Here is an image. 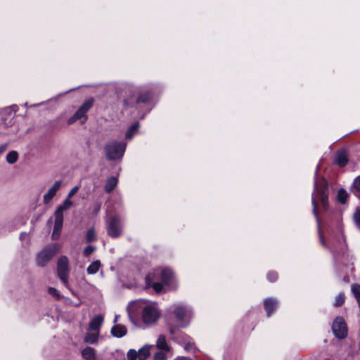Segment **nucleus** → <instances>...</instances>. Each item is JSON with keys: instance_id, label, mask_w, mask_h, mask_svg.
<instances>
[{"instance_id": "f257e3e1", "label": "nucleus", "mask_w": 360, "mask_h": 360, "mask_svg": "<svg viewBox=\"0 0 360 360\" xmlns=\"http://www.w3.org/2000/svg\"><path fill=\"white\" fill-rule=\"evenodd\" d=\"M127 311L131 321L135 325L136 316L140 314V319L146 328L155 325L161 315L156 303L141 300L131 302L127 307Z\"/></svg>"}, {"instance_id": "f03ea898", "label": "nucleus", "mask_w": 360, "mask_h": 360, "mask_svg": "<svg viewBox=\"0 0 360 360\" xmlns=\"http://www.w3.org/2000/svg\"><path fill=\"white\" fill-rule=\"evenodd\" d=\"M174 275L172 269L167 267L158 268L145 278L146 287L152 288L156 292H160L163 286L175 287Z\"/></svg>"}, {"instance_id": "7ed1b4c3", "label": "nucleus", "mask_w": 360, "mask_h": 360, "mask_svg": "<svg viewBox=\"0 0 360 360\" xmlns=\"http://www.w3.org/2000/svg\"><path fill=\"white\" fill-rule=\"evenodd\" d=\"M328 184L326 179H318L316 177L314 181V189L311 197V204L313 205V213L316 217L318 225L319 226V219L317 213V201L322 203L324 209H326L328 202Z\"/></svg>"}, {"instance_id": "20e7f679", "label": "nucleus", "mask_w": 360, "mask_h": 360, "mask_svg": "<svg viewBox=\"0 0 360 360\" xmlns=\"http://www.w3.org/2000/svg\"><path fill=\"white\" fill-rule=\"evenodd\" d=\"M126 147V143L113 140L105 144L104 150L108 160H117L122 158Z\"/></svg>"}, {"instance_id": "39448f33", "label": "nucleus", "mask_w": 360, "mask_h": 360, "mask_svg": "<svg viewBox=\"0 0 360 360\" xmlns=\"http://www.w3.org/2000/svg\"><path fill=\"white\" fill-rule=\"evenodd\" d=\"M173 313L181 328L188 326L193 318L192 308L187 305H175Z\"/></svg>"}, {"instance_id": "423d86ee", "label": "nucleus", "mask_w": 360, "mask_h": 360, "mask_svg": "<svg viewBox=\"0 0 360 360\" xmlns=\"http://www.w3.org/2000/svg\"><path fill=\"white\" fill-rule=\"evenodd\" d=\"M60 246L56 243H51L46 246L37 257L38 266H44L59 251Z\"/></svg>"}, {"instance_id": "0eeeda50", "label": "nucleus", "mask_w": 360, "mask_h": 360, "mask_svg": "<svg viewBox=\"0 0 360 360\" xmlns=\"http://www.w3.org/2000/svg\"><path fill=\"white\" fill-rule=\"evenodd\" d=\"M57 273L64 285L67 288L70 289L68 282L69 261L66 256H61L58 258L57 262Z\"/></svg>"}, {"instance_id": "6e6552de", "label": "nucleus", "mask_w": 360, "mask_h": 360, "mask_svg": "<svg viewBox=\"0 0 360 360\" xmlns=\"http://www.w3.org/2000/svg\"><path fill=\"white\" fill-rule=\"evenodd\" d=\"M93 105V99L86 101L75 113L68 120V124H72L77 120H79L82 124L84 123L87 119L86 112L90 110Z\"/></svg>"}, {"instance_id": "1a4fd4ad", "label": "nucleus", "mask_w": 360, "mask_h": 360, "mask_svg": "<svg viewBox=\"0 0 360 360\" xmlns=\"http://www.w3.org/2000/svg\"><path fill=\"white\" fill-rule=\"evenodd\" d=\"M122 225L117 216L112 217L108 223L107 232L111 238H117L122 234Z\"/></svg>"}, {"instance_id": "9d476101", "label": "nucleus", "mask_w": 360, "mask_h": 360, "mask_svg": "<svg viewBox=\"0 0 360 360\" xmlns=\"http://www.w3.org/2000/svg\"><path fill=\"white\" fill-rule=\"evenodd\" d=\"M151 347L152 346L149 345H145L138 351H136L134 349H130L127 352L128 360H136L137 359L139 360H146L150 354Z\"/></svg>"}, {"instance_id": "9b49d317", "label": "nucleus", "mask_w": 360, "mask_h": 360, "mask_svg": "<svg viewBox=\"0 0 360 360\" xmlns=\"http://www.w3.org/2000/svg\"><path fill=\"white\" fill-rule=\"evenodd\" d=\"M332 330L338 338L342 339L347 336V328L343 318L338 316L334 320L332 324Z\"/></svg>"}, {"instance_id": "f8f14e48", "label": "nucleus", "mask_w": 360, "mask_h": 360, "mask_svg": "<svg viewBox=\"0 0 360 360\" xmlns=\"http://www.w3.org/2000/svg\"><path fill=\"white\" fill-rule=\"evenodd\" d=\"M62 184L61 180H58L54 182L43 196L44 204H49L52 200L57 192L60 189Z\"/></svg>"}, {"instance_id": "ddd939ff", "label": "nucleus", "mask_w": 360, "mask_h": 360, "mask_svg": "<svg viewBox=\"0 0 360 360\" xmlns=\"http://www.w3.org/2000/svg\"><path fill=\"white\" fill-rule=\"evenodd\" d=\"M278 302L274 298H266L264 300V307L266 312L267 316H270L271 314L277 309Z\"/></svg>"}, {"instance_id": "4468645a", "label": "nucleus", "mask_w": 360, "mask_h": 360, "mask_svg": "<svg viewBox=\"0 0 360 360\" xmlns=\"http://www.w3.org/2000/svg\"><path fill=\"white\" fill-rule=\"evenodd\" d=\"M110 333L113 337L121 338L127 335V329L124 325L117 324L112 327Z\"/></svg>"}, {"instance_id": "2eb2a0df", "label": "nucleus", "mask_w": 360, "mask_h": 360, "mask_svg": "<svg viewBox=\"0 0 360 360\" xmlns=\"http://www.w3.org/2000/svg\"><path fill=\"white\" fill-rule=\"evenodd\" d=\"M63 217L55 216V223L52 233V238L53 239H57L60 236L63 227Z\"/></svg>"}, {"instance_id": "dca6fc26", "label": "nucleus", "mask_w": 360, "mask_h": 360, "mask_svg": "<svg viewBox=\"0 0 360 360\" xmlns=\"http://www.w3.org/2000/svg\"><path fill=\"white\" fill-rule=\"evenodd\" d=\"M103 322V318L101 315H97L94 317L89 324L90 330L99 332L100 328Z\"/></svg>"}, {"instance_id": "f3484780", "label": "nucleus", "mask_w": 360, "mask_h": 360, "mask_svg": "<svg viewBox=\"0 0 360 360\" xmlns=\"http://www.w3.org/2000/svg\"><path fill=\"white\" fill-rule=\"evenodd\" d=\"M156 347L162 351H165L169 353L172 352V348L168 345L166 341V338L164 335H160L156 341Z\"/></svg>"}, {"instance_id": "a211bd4d", "label": "nucleus", "mask_w": 360, "mask_h": 360, "mask_svg": "<svg viewBox=\"0 0 360 360\" xmlns=\"http://www.w3.org/2000/svg\"><path fill=\"white\" fill-rule=\"evenodd\" d=\"M72 205V202L66 198L62 205H59L54 212V216L63 217V212L69 210Z\"/></svg>"}, {"instance_id": "6ab92c4d", "label": "nucleus", "mask_w": 360, "mask_h": 360, "mask_svg": "<svg viewBox=\"0 0 360 360\" xmlns=\"http://www.w3.org/2000/svg\"><path fill=\"white\" fill-rule=\"evenodd\" d=\"M82 356L85 360H94L96 359V351L91 347H86L82 349Z\"/></svg>"}, {"instance_id": "aec40b11", "label": "nucleus", "mask_w": 360, "mask_h": 360, "mask_svg": "<svg viewBox=\"0 0 360 360\" xmlns=\"http://www.w3.org/2000/svg\"><path fill=\"white\" fill-rule=\"evenodd\" d=\"M335 162L340 167H345L348 162V157L346 151L342 150L339 152L336 156Z\"/></svg>"}, {"instance_id": "412c9836", "label": "nucleus", "mask_w": 360, "mask_h": 360, "mask_svg": "<svg viewBox=\"0 0 360 360\" xmlns=\"http://www.w3.org/2000/svg\"><path fill=\"white\" fill-rule=\"evenodd\" d=\"M118 183L117 178L115 176H111L108 178L106 181L105 185V191L107 193H111L115 188L117 186Z\"/></svg>"}, {"instance_id": "4be33fe9", "label": "nucleus", "mask_w": 360, "mask_h": 360, "mask_svg": "<svg viewBox=\"0 0 360 360\" xmlns=\"http://www.w3.org/2000/svg\"><path fill=\"white\" fill-rule=\"evenodd\" d=\"M101 267V263L100 260H95L92 262L87 267L86 272L89 275H93L98 272Z\"/></svg>"}, {"instance_id": "5701e85b", "label": "nucleus", "mask_w": 360, "mask_h": 360, "mask_svg": "<svg viewBox=\"0 0 360 360\" xmlns=\"http://www.w3.org/2000/svg\"><path fill=\"white\" fill-rule=\"evenodd\" d=\"M98 335L99 332L88 333L84 338V342L89 344H94L98 341Z\"/></svg>"}, {"instance_id": "b1692460", "label": "nucleus", "mask_w": 360, "mask_h": 360, "mask_svg": "<svg viewBox=\"0 0 360 360\" xmlns=\"http://www.w3.org/2000/svg\"><path fill=\"white\" fill-rule=\"evenodd\" d=\"M172 352H167L165 351L160 350L155 353L153 359L154 360H166L169 356H172Z\"/></svg>"}, {"instance_id": "393cba45", "label": "nucleus", "mask_w": 360, "mask_h": 360, "mask_svg": "<svg viewBox=\"0 0 360 360\" xmlns=\"http://www.w3.org/2000/svg\"><path fill=\"white\" fill-rule=\"evenodd\" d=\"M139 127V123L133 124L126 132V138L131 139L138 131Z\"/></svg>"}, {"instance_id": "a878e982", "label": "nucleus", "mask_w": 360, "mask_h": 360, "mask_svg": "<svg viewBox=\"0 0 360 360\" xmlns=\"http://www.w3.org/2000/svg\"><path fill=\"white\" fill-rule=\"evenodd\" d=\"M18 154L16 151H10L6 155V161L9 164H14L18 160Z\"/></svg>"}, {"instance_id": "bb28decb", "label": "nucleus", "mask_w": 360, "mask_h": 360, "mask_svg": "<svg viewBox=\"0 0 360 360\" xmlns=\"http://www.w3.org/2000/svg\"><path fill=\"white\" fill-rule=\"evenodd\" d=\"M184 348L186 351L189 352L193 350V343L188 336L184 335Z\"/></svg>"}, {"instance_id": "cd10ccee", "label": "nucleus", "mask_w": 360, "mask_h": 360, "mask_svg": "<svg viewBox=\"0 0 360 360\" xmlns=\"http://www.w3.org/2000/svg\"><path fill=\"white\" fill-rule=\"evenodd\" d=\"M347 196H348L347 193L345 189L341 188L338 191V200L340 203H342V204L345 203V202L347 201Z\"/></svg>"}, {"instance_id": "c85d7f7f", "label": "nucleus", "mask_w": 360, "mask_h": 360, "mask_svg": "<svg viewBox=\"0 0 360 360\" xmlns=\"http://www.w3.org/2000/svg\"><path fill=\"white\" fill-rule=\"evenodd\" d=\"M151 95L148 92L140 94L139 96L136 98V103H147L149 101Z\"/></svg>"}, {"instance_id": "c756f323", "label": "nucleus", "mask_w": 360, "mask_h": 360, "mask_svg": "<svg viewBox=\"0 0 360 360\" xmlns=\"http://www.w3.org/2000/svg\"><path fill=\"white\" fill-rule=\"evenodd\" d=\"M345 295L343 293H339L336 297H335V302H334V306L335 307H340L343 304V303L345 302Z\"/></svg>"}, {"instance_id": "7c9ffc66", "label": "nucleus", "mask_w": 360, "mask_h": 360, "mask_svg": "<svg viewBox=\"0 0 360 360\" xmlns=\"http://www.w3.org/2000/svg\"><path fill=\"white\" fill-rule=\"evenodd\" d=\"M96 238V235L94 229L88 230L86 233V240L88 243L94 241Z\"/></svg>"}, {"instance_id": "2f4dec72", "label": "nucleus", "mask_w": 360, "mask_h": 360, "mask_svg": "<svg viewBox=\"0 0 360 360\" xmlns=\"http://www.w3.org/2000/svg\"><path fill=\"white\" fill-rule=\"evenodd\" d=\"M48 292L49 295H51V296H53V297H55L57 300H59L61 297L60 292L55 288H52V287L49 288Z\"/></svg>"}, {"instance_id": "473e14b6", "label": "nucleus", "mask_w": 360, "mask_h": 360, "mask_svg": "<svg viewBox=\"0 0 360 360\" xmlns=\"http://www.w3.org/2000/svg\"><path fill=\"white\" fill-rule=\"evenodd\" d=\"M15 106L6 108L3 110V113L9 115L11 118L14 117L15 110Z\"/></svg>"}, {"instance_id": "72a5a7b5", "label": "nucleus", "mask_w": 360, "mask_h": 360, "mask_svg": "<svg viewBox=\"0 0 360 360\" xmlns=\"http://www.w3.org/2000/svg\"><path fill=\"white\" fill-rule=\"evenodd\" d=\"M352 188L356 192L360 191V175L354 180Z\"/></svg>"}, {"instance_id": "f704fd0d", "label": "nucleus", "mask_w": 360, "mask_h": 360, "mask_svg": "<svg viewBox=\"0 0 360 360\" xmlns=\"http://www.w3.org/2000/svg\"><path fill=\"white\" fill-rule=\"evenodd\" d=\"M354 219L356 226L360 229V208H357L354 214Z\"/></svg>"}, {"instance_id": "c9c22d12", "label": "nucleus", "mask_w": 360, "mask_h": 360, "mask_svg": "<svg viewBox=\"0 0 360 360\" xmlns=\"http://www.w3.org/2000/svg\"><path fill=\"white\" fill-rule=\"evenodd\" d=\"M96 250V248L91 245L87 246L84 248L83 253L86 257H89L91 253Z\"/></svg>"}, {"instance_id": "e433bc0d", "label": "nucleus", "mask_w": 360, "mask_h": 360, "mask_svg": "<svg viewBox=\"0 0 360 360\" xmlns=\"http://www.w3.org/2000/svg\"><path fill=\"white\" fill-rule=\"evenodd\" d=\"M267 279L271 281V282H274L275 281H276L277 278H278V274L276 272H274V271H270L267 274Z\"/></svg>"}, {"instance_id": "4c0bfd02", "label": "nucleus", "mask_w": 360, "mask_h": 360, "mask_svg": "<svg viewBox=\"0 0 360 360\" xmlns=\"http://www.w3.org/2000/svg\"><path fill=\"white\" fill-rule=\"evenodd\" d=\"M79 186H74L71 190L68 193V196H67V198L70 199L71 198H72L77 193V191H79Z\"/></svg>"}, {"instance_id": "58836bf2", "label": "nucleus", "mask_w": 360, "mask_h": 360, "mask_svg": "<svg viewBox=\"0 0 360 360\" xmlns=\"http://www.w3.org/2000/svg\"><path fill=\"white\" fill-rule=\"evenodd\" d=\"M101 203H98V202L96 203V204L94 205V213L95 214H96L97 213H98V212H99V211H100V210H101Z\"/></svg>"}, {"instance_id": "ea45409f", "label": "nucleus", "mask_w": 360, "mask_h": 360, "mask_svg": "<svg viewBox=\"0 0 360 360\" xmlns=\"http://www.w3.org/2000/svg\"><path fill=\"white\" fill-rule=\"evenodd\" d=\"M7 149V144H1L0 145V155H1L3 153L6 151Z\"/></svg>"}, {"instance_id": "a19ab883", "label": "nucleus", "mask_w": 360, "mask_h": 360, "mask_svg": "<svg viewBox=\"0 0 360 360\" xmlns=\"http://www.w3.org/2000/svg\"><path fill=\"white\" fill-rule=\"evenodd\" d=\"M174 360H191L190 359L185 356H178Z\"/></svg>"}, {"instance_id": "79ce46f5", "label": "nucleus", "mask_w": 360, "mask_h": 360, "mask_svg": "<svg viewBox=\"0 0 360 360\" xmlns=\"http://www.w3.org/2000/svg\"><path fill=\"white\" fill-rule=\"evenodd\" d=\"M319 234H320V240H321V242L322 243L323 245H325V243L323 241V236L321 234V233L319 232Z\"/></svg>"}, {"instance_id": "37998d69", "label": "nucleus", "mask_w": 360, "mask_h": 360, "mask_svg": "<svg viewBox=\"0 0 360 360\" xmlns=\"http://www.w3.org/2000/svg\"><path fill=\"white\" fill-rule=\"evenodd\" d=\"M119 318H120V316H119V315H116V316H115V318H114V321H114V323L117 322V321H118V320H119Z\"/></svg>"}, {"instance_id": "c03bdc74", "label": "nucleus", "mask_w": 360, "mask_h": 360, "mask_svg": "<svg viewBox=\"0 0 360 360\" xmlns=\"http://www.w3.org/2000/svg\"><path fill=\"white\" fill-rule=\"evenodd\" d=\"M27 236V234L26 233H22L20 235V238L22 239V238H25V237Z\"/></svg>"}, {"instance_id": "a18cd8bd", "label": "nucleus", "mask_w": 360, "mask_h": 360, "mask_svg": "<svg viewBox=\"0 0 360 360\" xmlns=\"http://www.w3.org/2000/svg\"><path fill=\"white\" fill-rule=\"evenodd\" d=\"M27 236V234L26 233H22L20 235V238L22 239V238H25V237Z\"/></svg>"}, {"instance_id": "49530a36", "label": "nucleus", "mask_w": 360, "mask_h": 360, "mask_svg": "<svg viewBox=\"0 0 360 360\" xmlns=\"http://www.w3.org/2000/svg\"><path fill=\"white\" fill-rule=\"evenodd\" d=\"M169 332H170V333H171V334H172V335H173V334H174V330H173L172 328H171V329L169 330Z\"/></svg>"}, {"instance_id": "de8ad7c7", "label": "nucleus", "mask_w": 360, "mask_h": 360, "mask_svg": "<svg viewBox=\"0 0 360 360\" xmlns=\"http://www.w3.org/2000/svg\"><path fill=\"white\" fill-rule=\"evenodd\" d=\"M318 170H319V167H317L316 170V176L317 175Z\"/></svg>"}, {"instance_id": "09e8293b", "label": "nucleus", "mask_w": 360, "mask_h": 360, "mask_svg": "<svg viewBox=\"0 0 360 360\" xmlns=\"http://www.w3.org/2000/svg\"><path fill=\"white\" fill-rule=\"evenodd\" d=\"M101 276H103V271H101Z\"/></svg>"}, {"instance_id": "8fccbe9b", "label": "nucleus", "mask_w": 360, "mask_h": 360, "mask_svg": "<svg viewBox=\"0 0 360 360\" xmlns=\"http://www.w3.org/2000/svg\"><path fill=\"white\" fill-rule=\"evenodd\" d=\"M125 103H126V105H128V102H127V101H125Z\"/></svg>"}, {"instance_id": "3c124183", "label": "nucleus", "mask_w": 360, "mask_h": 360, "mask_svg": "<svg viewBox=\"0 0 360 360\" xmlns=\"http://www.w3.org/2000/svg\"><path fill=\"white\" fill-rule=\"evenodd\" d=\"M183 343H184V342H183ZM180 345H182V342H180Z\"/></svg>"}]
</instances>
